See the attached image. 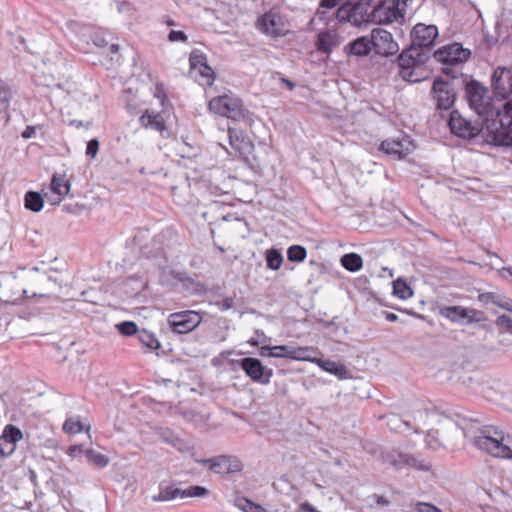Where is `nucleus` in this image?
Masks as SVG:
<instances>
[{"label":"nucleus","instance_id":"nucleus-21","mask_svg":"<svg viewBox=\"0 0 512 512\" xmlns=\"http://www.w3.org/2000/svg\"><path fill=\"white\" fill-rule=\"evenodd\" d=\"M342 42V38L334 27L319 30L316 38V48L319 52L329 55Z\"/></svg>","mask_w":512,"mask_h":512},{"label":"nucleus","instance_id":"nucleus-14","mask_svg":"<svg viewBox=\"0 0 512 512\" xmlns=\"http://www.w3.org/2000/svg\"><path fill=\"white\" fill-rule=\"evenodd\" d=\"M413 142L406 135L387 139L380 145V150L395 160H400L414 150Z\"/></svg>","mask_w":512,"mask_h":512},{"label":"nucleus","instance_id":"nucleus-25","mask_svg":"<svg viewBox=\"0 0 512 512\" xmlns=\"http://www.w3.org/2000/svg\"><path fill=\"white\" fill-rule=\"evenodd\" d=\"M181 414L187 422L197 428H206L209 426L208 421L210 413L202 407H194L187 411H181Z\"/></svg>","mask_w":512,"mask_h":512},{"label":"nucleus","instance_id":"nucleus-13","mask_svg":"<svg viewBox=\"0 0 512 512\" xmlns=\"http://www.w3.org/2000/svg\"><path fill=\"white\" fill-rule=\"evenodd\" d=\"M449 126L455 135L464 138L471 139L476 137L483 128V123L473 124L471 121L462 117L458 111H452L449 119Z\"/></svg>","mask_w":512,"mask_h":512},{"label":"nucleus","instance_id":"nucleus-19","mask_svg":"<svg viewBox=\"0 0 512 512\" xmlns=\"http://www.w3.org/2000/svg\"><path fill=\"white\" fill-rule=\"evenodd\" d=\"M414 50L402 52L398 59L401 77L409 82H419L421 78L417 71L421 69V64L414 56Z\"/></svg>","mask_w":512,"mask_h":512},{"label":"nucleus","instance_id":"nucleus-58","mask_svg":"<svg viewBox=\"0 0 512 512\" xmlns=\"http://www.w3.org/2000/svg\"><path fill=\"white\" fill-rule=\"evenodd\" d=\"M255 335H256V338H252L250 340L251 345H254V346L259 345L260 342H264L267 339V337L265 336V334L262 331L257 330L255 332Z\"/></svg>","mask_w":512,"mask_h":512},{"label":"nucleus","instance_id":"nucleus-12","mask_svg":"<svg viewBox=\"0 0 512 512\" xmlns=\"http://www.w3.org/2000/svg\"><path fill=\"white\" fill-rule=\"evenodd\" d=\"M373 51L380 56H392L398 53L399 45L393 35L382 28L373 29L370 33Z\"/></svg>","mask_w":512,"mask_h":512},{"label":"nucleus","instance_id":"nucleus-15","mask_svg":"<svg viewBox=\"0 0 512 512\" xmlns=\"http://www.w3.org/2000/svg\"><path fill=\"white\" fill-rule=\"evenodd\" d=\"M470 51L464 49L459 43H453L438 49L434 57L438 62L446 65H457L468 60Z\"/></svg>","mask_w":512,"mask_h":512},{"label":"nucleus","instance_id":"nucleus-22","mask_svg":"<svg viewBox=\"0 0 512 512\" xmlns=\"http://www.w3.org/2000/svg\"><path fill=\"white\" fill-rule=\"evenodd\" d=\"M413 44L419 47L431 46L438 36V29L435 25L419 23L414 26L412 33Z\"/></svg>","mask_w":512,"mask_h":512},{"label":"nucleus","instance_id":"nucleus-6","mask_svg":"<svg viewBox=\"0 0 512 512\" xmlns=\"http://www.w3.org/2000/svg\"><path fill=\"white\" fill-rule=\"evenodd\" d=\"M492 134L502 144L512 145V100L500 105V116L492 122Z\"/></svg>","mask_w":512,"mask_h":512},{"label":"nucleus","instance_id":"nucleus-59","mask_svg":"<svg viewBox=\"0 0 512 512\" xmlns=\"http://www.w3.org/2000/svg\"><path fill=\"white\" fill-rule=\"evenodd\" d=\"M407 457L406 456H403V455H399V460H391V459H388V458H385L384 459V462L390 464V465H393L395 467H400V465L402 463H407Z\"/></svg>","mask_w":512,"mask_h":512},{"label":"nucleus","instance_id":"nucleus-35","mask_svg":"<svg viewBox=\"0 0 512 512\" xmlns=\"http://www.w3.org/2000/svg\"><path fill=\"white\" fill-rule=\"evenodd\" d=\"M393 295L401 300H407L413 296L411 287L401 278L393 281Z\"/></svg>","mask_w":512,"mask_h":512},{"label":"nucleus","instance_id":"nucleus-16","mask_svg":"<svg viewBox=\"0 0 512 512\" xmlns=\"http://www.w3.org/2000/svg\"><path fill=\"white\" fill-rule=\"evenodd\" d=\"M401 20V10L393 0H382L372 8V22L375 24H388Z\"/></svg>","mask_w":512,"mask_h":512},{"label":"nucleus","instance_id":"nucleus-34","mask_svg":"<svg viewBox=\"0 0 512 512\" xmlns=\"http://www.w3.org/2000/svg\"><path fill=\"white\" fill-rule=\"evenodd\" d=\"M25 208L33 211L40 212L43 208L44 201L40 193L29 191L24 196Z\"/></svg>","mask_w":512,"mask_h":512},{"label":"nucleus","instance_id":"nucleus-55","mask_svg":"<svg viewBox=\"0 0 512 512\" xmlns=\"http://www.w3.org/2000/svg\"><path fill=\"white\" fill-rule=\"evenodd\" d=\"M168 40L170 42H186L187 36L183 31L171 30L168 35Z\"/></svg>","mask_w":512,"mask_h":512},{"label":"nucleus","instance_id":"nucleus-37","mask_svg":"<svg viewBox=\"0 0 512 512\" xmlns=\"http://www.w3.org/2000/svg\"><path fill=\"white\" fill-rule=\"evenodd\" d=\"M283 263V256L280 251L276 249H269L266 251V264L271 270H279Z\"/></svg>","mask_w":512,"mask_h":512},{"label":"nucleus","instance_id":"nucleus-46","mask_svg":"<svg viewBox=\"0 0 512 512\" xmlns=\"http://www.w3.org/2000/svg\"><path fill=\"white\" fill-rule=\"evenodd\" d=\"M293 346L290 345H279L273 346L272 352L270 353L271 357L274 358H292Z\"/></svg>","mask_w":512,"mask_h":512},{"label":"nucleus","instance_id":"nucleus-32","mask_svg":"<svg viewBox=\"0 0 512 512\" xmlns=\"http://www.w3.org/2000/svg\"><path fill=\"white\" fill-rule=\"evenodd\" d=\"M342 0H320L319 8L315 14V16L311 19L310 25L313 29L319 22H325L326 20V12L322 9H332L336 7Z\"/></svg>","mask_w":512,"mask_h":512},{"label":"nucleus","instance_id":"nucleus-20","mask_svg":"<svg viewBox=\"0 0 512 512\" xmlns=\"http://www.w3.org/2000/svg\"><path fill=\"white\" fill-rule=\"evenodd\" d=\"M22 438L23 433L18 427L12 424L6 425L0 436V457L12 455L16 450L17 443Z\"/></svg>","mask_w":512,"mask_h":512},{"label":"nucleus","instance_id":"nucleus-41","mask_svg":"<svg viewBox=\"0 0 512 512\" xmlns=\"http://www.w3.org/2000/svg\"><path fill=\"white\" fill-rule=\"evenodd\" d=\"M138 337H139L140 342L147 348H149L151 350H157L160 348V342L154 336V334H152L146 330H142L139 332Z\"/></svg>","mask_w":512,"mask_h":512},{"label":"nucleus","instance_id":"nucleus-43","mask_svg":"<svg viewBox=\"0 0 512 512\" xmlns=\"http://www.w3.org/2000/svg\"><path fill=\"white\" fill-rule=\"evenodd\" d=\"M411 512H443V510L429 502L417 501L410 505Z\"/></svg>","mask_w":512,"mask_h":512},{"label":"nucleus","instance_id":"nucleus-38","mask_svg":"<svg viewBox=\"0 0 512 512\" xmlns=\"http://www.w3.org/2000/svg\"><path fill=\"white\" fill-rule=\"evenodd\" d=\"M63 430L68 434H77L85 430L86 432H89L90 426H87L86 428L84 425L80 422L77 418H68L64 424H63Z\"/></svg>","mask_w":512,"mask_h":512},{"label":"nucleus","instance_id":"nucleus-57","mask_svg":"<svg viewBox=\"0 0 512 512\" xmlns=\"http://www.w3.org/2000/svg\"><path fill=\"white\" fill-rule=\"evenodd\" d=\"M218 306L221 310H228L234 306V298L227 297L218 303Z\"/></svg>","mask_w":512,"mask_h":512},{"label":"nucleus","instance_id":"nucleus-11","mask_svg":"<svg viewBox=\"0 0 512 512\" xmlns=\"http://www.w3.org/2000/svg\"><path fill=\"white\" fill-rule=\"evenodd\" d=\"M190 75L202 86H211L215 80L213 69L207 64L203 53L194 51L189 57Z\"/></svg>","mask_w":512,"mask_h":512},{"label":"nucleus","instance_id":"nucleus-39","mask_svg":"<svg viewBox=\"0 0 512 512\" xmlns=\"http://www.w3.org/2000/svg\"><path fill=\"white\" fill-rule=\"evenodd\" d=\"M307 257V250L301 245H292L287 249V258L291 262H303Z\"/></svg>","mask_w":512,"mask_h":512},{"label":"nucleus","instance_id":"nucleus-26","mask_svg":"<svg viewBox=\"0 0 512 512\" xmlns=\"http://www.w3.org/2000/svg\"><path fill=\"white\" fill-rule=\"evenodd\" d=\"M317 365L325 372L335 375L339 380L348 378L349 372L341 362L319 359L317 360Z\"/></svg>","mask_w":512,"mask_h":512},{"label":"nucleus","instance_id":"nucleus-48","mask_svg":"<svg viewBox=\"0 0 512 512\" xmlns=\"http://www.w3.org/2000/svg\"><path fill=\"white\" fill-rule=\"evenodd\" d=\"M118 331L124 336H132L138 332L136 323L132 321H124L116 325Z\"/></svg>","mask_w":512,"mask_h":512},{"label":"nucleus","instance_id":"nucleus-18","mask_svg":"<svg viewBox=\"0 0 512 512\" xmlns=\"http://www.w3.org/2000/svg\"><path fill=\"white\" fill-rule=\"evenodd\" d=\"M492 86L500 101L512 93V72L505 67H497L492 76Z\"/></svg>","mask_w":512,"mask_h":512},{"label":"nucleus","instance_id":"nucleus-8","mask_svg":"<svg viewBox=\"0 0 512 512\" xmlns=\"http://www.w3.org/2000/svg\"><path fill=\"white\" fill-rule=\"evenodd\" d=\"M202 320L203 317L200 312L185 310L170 314L168 317V325L174 333L186 334L195 330L201 324Z\"/></svg>","mask_w":512,"mask_h":512},{"label":"nucleus","instance_id":"nucleus-2","mask_svg":"<svg viewBox=\"0 0 512 512\" xmlns=\"http://www.w3.org/2000/svg\"><path fill=\"white\" fill-rule=\"evenodd\" d=\"M466 98L471 109L482 119L483 125L492 133V122L500 116V105L491 101L489 91L477 81H470L465 87Z\"/></svg>","mask_w":512,"mask_h":512},{"label":"nucleus","instance_id":"nucleus-10","mask_svg":"<svg viewBox=\"0 0 512 512\" xmlns=\"http://www.w3.org/2000/svg\"><path fill=\"white\" fill-rule=\"evenodd\" d=\"M439 313L442 317L458 324H474L486 319L484 312L463 306L442 307Z\"/></svg>","mask_w":512,"mask_h":512},{"label":"nucleus","instance_id":"nucleus-42","mask_svg":"<svg viewBox=\"0 0 512 512\" xmlns=\"http://www.w3.org/2000/svg\"><path fill=\"white\" fill-rule=\"evenodd\" d=\"M353 5L345 3L341 5L336 11V19L339 22H350L353 24Z\"/></svg>","mask_w":512,"mask_h":512},{"label":"nucleus","instance_id":"nucleus-28","mask_svg":"<svg viewBox=\"0 0 512 512\" xmlns=\"http://www.w3.org/2000/svg\"><path fill=\"white\" fill-rule=\"evenodd\" d=\"M241 367L245 373L254 381L261 379L265 369L259 359L252 357L242 359Z\"/></svg>","mask_w":512,"mask_h":512},{"label":"nucleus","instance_id":"nucleus-33","mask_svg":"<svg viewBox=\"0 0 512 512\" xmlns=\"http://www.w3.org/2000/svg\"><path fill=\"white\" fill-rule=\"evenodd\" d=\"M341 265L350 272H357L363 266V260L357 253H348L341 257Z\"/></svg>","mask_w":512,"mask_h":512},{"label":"nucleus","instance_id":"nucleus-31","mask_svg":"<svg viewBox=\"0 0 512 512\" xmlns=\"http://www.w3.org/2000/svg\"><path fill=\"white\" fill-rule=\"evenodd\" d=\"M317 351L313 347H294L292 351L293 360L309 361L317 364L319 358L316 357Z\"/></svg>","mask_w":512,"mask_h":512},{"label":"nucleus","instance_id":"nucleus-64","mask_svg":"<svg viewBox=\"0 0 512 512\" xmlns=\"http://www.w3.org/2000/svg\"><path fill=\"white\" fill-rule=\"evenodd\" d=\"M94 44L98 47H104L107 45V41L100 35H95L94 37Z\"/></svg>","mask_w":512,"mask_h":512},{"label":"nucleus","instance_id":"nucleus-62","mask_svg":"<svg viewBox=\"0 0 512 512\" xmlns=\"http://www.w3.org/2000/svg\"><path fill=\"white\" fill-rule=\"evenodd\" d=\"M410 0H393V2L397 3V8L401 10V19L404 18L406 13V7Z\"/></svg>","mask_w":512,"mask_h":512},{"label":"nucleus","instance_id":"nucleus-24","mask_svg":"<svg viewBox=\"0 0 512 512\" xmlns=\"http://www.w3.org/2000/svg\"><path fill=\"white\" fill-rule=\"evenodd\" d=\"M228 138L229 143L235 152L238 153L241 158L247 160L254 149V145L249 137L244 135L242 132L229 128Z\"/></svg>","mask_w":512,"mask_h":512},{"label":"nucleus","instance_id":"nucleus-47","mask_svg":"<svg viewBox=\"0 0 512 512\" xmlns=\"http://www.w3.org/2000/svg\"><path fill=\"white\" fill-rule=\"evenodd\" d=\"M165 443L171 444L180 452H188L191 449V446L186 441L178 438L174 434H171V437H165Z\"/></svg>","mask_w":512,"mask_h":512},{"label":"nucleus","instance_id":"nucleus-3","mask_svg":"<svg viewBox=\"0 0 512 512\" xmlns=\"http://www.w3.org/2000/svg\"><path fill=\"white\" fill-rule=\"evenodd\" d=\"M208 108L211 112L230 118L234 121L249 122L251 116L237 97L233 95H222L210 100Z\"/></svg>","mask_w":512,"mask_h":512},{"label":"nucleus","instance_id":"nucleus-29","mask_svg":"<svg viewBox=\"0 0 512 512\" xmlns=\"http://www.w3.org/2000/svg\"><path fill=\"white\" fill-rule=\"evenodd\" d=\"M177 498H183L182 489L171 485H160L159 492L151 497L153 502H166Z\"/></svg>","mask_w":512,"mask_h":512},{"label":"nucleus","instance_id":"nucleus-54","mask_svg":"<svg viewBox=\"0 0 512 512\" xmlns=\"http://www.w3.org/2000/svg\"><path fill=\"white\" fill-rule=\"evenodd\" d=\"M496 325L507 329L512 333V319L507 315H500L496 319Z\"/></svg>","mask_w":512,"mask_h":512},{"label":"nucleus","instance_id":"nucleus-45","mask_svg":"<svg viewBox=\"0 0 512 512\" xmlns=\"http://www.w3.org/2000/svg\"><path fill=\"white\" fill-rule=\"evenodd\" d=\"M152 93L154 98L159 100V104L162 107V109L166 108L169 109L170 103L166 96L165 88L161 84L155 85V87L152 89Z\"/></svg>","mask_w":512,"mask_h":512},{"label":"nucleus","instance_id":"nucleus-7","mask_svg":"<svg viewBox=\"0 0 512 512\" xmlns=\"http://www.w3.org/2000/svg\"><path fill=\"white\" fill-rule=\"evenodd\" d=\"M170 116L169 109H162L160 112L153 109H146L139 117L141 127L157 131L160 136L167 139L171 136V129L168 125Z\"/></svg>","mask_w":512,"mask_h":512},{"label":"nucleus","instance_id":"nucleus-40","mask_svg":"<svg viewBox=\"0 0 512 512\" xmlns=\"http://www.w3.org/2000/svg\"><path fill=\"white\" fill-rule=\"evenodd\" d=\"M84 454L88 460L98 468H104L109 463V459L104 454L96 452L93 449H86Z\"/></svg>","mask_w":512,"mask_h":512},{"label":"nucleus","instance_id":"nucleus-50","mask_svg":"<svg viewBox=\"0 0 512 512\" xmlns=\"http://www.w3.org/2000/svg\"><path fill=\"white\" fill-rule=\"evenodd\" d=\"M12 99V92L9 88L0 87V110L7 111Z\"/></svg>","mask_w":512,"mask_h":512},{"label":"nucleus","instance_id":"nucleus-27","mask_svg":"<svg viewBox=\"0 0 512 512\" xmlns=\"http://www.w3.org/2000/svg\"><path fill=\"white\" fill-rule=\"evenodd\" d=\"M372 50H373V48H372V41H371L370 35L362 36V37L355 39L347 47L348 53L350 55H354V56H366Z\"/></svg>","mask_w":512,"mask_h":512},{"label":"nucleus","instance_id":"nucleus-44","mask_svg":"<svg viewBox=\"0 0 512 512\" xmlns=\"http://www.w3.org/2000/svg\"><path fill=\"white\" fill-rule=\"evenodd\" d=\"M387 424L391 430L399 433L404 432L410 426V422L404 421L396 415L389 416Z\"/></svg>","mask_w":512,"mask_h":512},{"label":"nucleus","instance_id":"nucleus-53","mask_svg":"<svg viewBox=\"0 0 512 512\" xmlns=\"http://www.w3.org/2000/svg\"><path fill=\"white\" fill-rule=\"evenodd\" d=\"M99 151V141L97 139H91L87 143L86 147V155L91 158H95L97 156V153Z\"/></svg>","mask_w":512,"mask_h":512},{"label":"nucleus","instance_id":"nucleus-17","mask_svg":"<svg viewBox=\"0 0 512 512\" xmlns=\"http://www.w3.org/2000/svg\"><path fill=\"white\" fill-rule=\"evenodd\" d=\"M197 462L209 464L210 469L219 474L236 473L243 468V464L239 458L228 455H220L210 459L198 460Z\"/></svg>","mask_w":512,"mask_h":512},{"label":"nucleus","instance_id":"nucleus-61","mask_svg":"<svg viewBox=\"0 0 512 512\" xmlns=\"http://www.w3.org/2000/svg\"><path fill=\"white\" fill-rule=\"evenodd\" d=\"M82 445H73L68 449V455L76 457L79 453H84Z\"/></svg>","mask_w":512,"mask_h":512},{"label":"nucleus","instance_id":"nucleus-1","mask_svg":"<svg viewBox=\"0 0 512 512\" xmlns=\"http://www.w3.org/2000/svg\"><path fill=\"white\" fill-rule=\"evenodd\" d=\"M472 443L492 457L512 459V437L498 426L481 427L472 437Z\"/></svg>","mask_w":512,"mask_h":512},{"label":"nucleus","instance_id":"nucleus-4","mask_svg":"<svg viewBox=\"0 0 512 512\" xmlns=\"http://www.w3.org/2000/svg\"><path fill=\"white\" fill-rule=\"evenodd\" d=\"M256 29L269 38H280L290 32V23L286 16L277 10H270L257 18Z\"/></svg>","mask_w":512,"mask_h":512},{"label":"nucleus","instance_id":"nucleus-60","mask_svg":"<svg viewBox=\"0 0 512 512\" xmlns=\"http://www.w3.org/2000/svg\"><path fill=\"white\" fill-rule=\"evenodd\" d=\"M299 512H320L311 503L304 502L299 506Z\"/></svg>","mask_w":512,"mask_h":512},{"label":"nucleus","instance_id":"nucleus-36","mask_svg":"<svg viewBox=\"0 0 512 512\" xmlns=\"http://www.w3.org/2000/svg\"><path fill=\"white\" fill-rule=\"evenodd\" d=\"M234 505L242 512H265V509L245 497H237Z\"/></svg>","mask_w":512,"mask_h":512},{"label":"nucleus","instance_id":"nucleus-5","mask_svg":"<svg viewBox=\"0 0 512 512\" xmlns=\"http://www.w3.org/2000/svg\"><path fill=\"white\" fill-rule=\"evenodd\" d=\"M410 425L416 433H420L424 428H434L441 426L442 428H455V424L449 418L443 416L434 408H421L413 412Z\"/></svg>","mask_w":512,"mask_h":512},{"label":"nucleus","instance_id":"nucleus-49","mask_svg":"<svg viewBox=\"0 0 512 512\" xmlns=\"http://www.w3.org/2000/svg\"><path fill=\"white\" fill-rule=\"evenodd\" d=\"M434 428H431L428 430V434L425 438V444L426 446L429 448V449H432V450H437L438 448H440L441 446H443L442 442L440 440L437 439V437L434 435V434H437L438 433V430L437 431H433Z\"/></svg>","mask_w":512,"mask_h":512},{"label":"nucleus","instance_id":"nucleus-56","mask_svg":"<svg viewBox=\"0 0 512 512\" xmlns=\"http://www.w3.org/2000/svg\"><path fill=\"white\" fill-rule=\"evenodd\" d=\"M496 305L499 306L500 308L512 313V300L511 299L500 296Z\"/></svg>","mask_w":512,"mask_h":512},{"label":"nucleus","instance_id":"nucleus-23","mask_svg":"<svg viewBox=\"0 0 512 512\" xmlns=\"http://www.w3.org/2000/svg\"><path fill=\"white\" fill-rule=\"evenodd\" d=\"M51 196L48 202L52 205H58L70 192L71 184L66 174H54L50 184Z\"/></svg>","mask_w":512,"mask_h":512},{"label":"nucleus","instance_id":"nucleus-9","mask_svg":"<svg viewBox=\"0 0 512 512\" xmlns=\"http://www.w3.org/2000/svg\"><path fill=\"white\" fill-rule=\"evenodd\" d=\"M432 99L440 110H449L456 100L453 82L441 77L435 78L432 85Z\"/></svg>","mask_w":512,"mask_h":512},{"label":"nucleus","instance_id":"nucleus-52","mask_svg":"<svg viewBox=\"0 0 512 512\" xmlns=\"http://www.w3.org/2000/svg\"><path fill=\"white\" fill-rule=\"evenodd\" d=\"M499 297H500V295H498L496 293L487 292V293L479 294L478 299L480 302H482L484 304L492 303V304L496 305Z\"/></svg>","mask_w":512,"mask_h":512},{"label":"nucleus","instance_id":"nucleus-30","mask_svg":"<svg viewBox=\"0 0 512 512\" xmlns=\"http://www.w3.org/2000/svg\"><path fill=\"white\" fill-rule=\"evenodd\" d=\"M353 25L361 26L366 23L372 22V9H370L366 4L357 3L353 5Z\"/></svg>","mask_w":512,"mask_h":512},{"label":"nucleus","instance_id":"nucleus-51","mask_svg":"<svg viewBox=\"0 0 512 512\" xmlns=\"http://www.w3.org/2000/svg\"><path fill=\"white\" fill-rule=\"evenodd\" d=\"M183 498L185 497H204L208 494V490L202 486H191L186 490H182Z\"/></svg>","mask_w":512,"mask_h":512},{"label":"nucleus","instance_id":"nucleus-63","mask_svg":"<svg viewBox=\"0 0 512 512\" xmlns=\"http://www.w3.org/2000/svg\"><path fill=\"white\" fill-rule=\"evenodd\" d=\"M35 132H36V130H35V128H34V127H32V126H28V127H26V129L22 132V137H23L24 139H30V138L34 137Z\"/></svg>","mask_w":512,"mask_h":512}]
</instances>
